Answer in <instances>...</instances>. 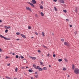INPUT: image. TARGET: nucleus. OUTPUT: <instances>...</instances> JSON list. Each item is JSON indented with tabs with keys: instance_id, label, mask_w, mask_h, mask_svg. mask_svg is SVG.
I'll list each match as a JSON object with an SVG mask.
<instances>
[{
	"instance_id": "obj_1",
	"label": "nucleus",
	"mask_w": 79,
	"mask_h": 79,
	"mask_svg": "<svg viewBox=\"0 0 79 79\" xmlns=\"http://www.w3.org/2000/svg\"><path fill=\"white\" fill-rule=\"evenodd\" d=\"M74 72L76 74H79V69H75Z\"/></svg>"
},
{
	"instance_id": "obj_2",
	"label": "nucleus",
	"mask_w": 79,
	"mask_h": 79,
	"mask_svg": "<svg viewBox=\"0 0 79 79\" xmlns=\"http://www.w3.org/2000/svg\"><path fill=\"white\" fill-rule=\"evenodd\" d=\"M27 3H28L29 5H31V6H33V7H34V4H33L32 3L29 2H28Z\"/></svg>"
},
{
	"instance_id": "obj_3",
	"label": "nucleus",
	"mask_w": 79,
	"mask_h": 79,
	"mask_svg": "<svg viewBox=\"0 0 79 79\" xmlns=\"http://www.w3.org/2000/svg\"><path fill=\"white\" fill-rule=\"evenodd\" d=\"M26 9L27 10H29V11H32L31 8L29 7H26Z\"/></svg>"
},
{
	"instance_id": "obj_4",
	"label": "nucleus",
	"mask_w": 79,
	"mask_h": 79,
	"mask_svg": "<svg viewBox=\"0 0 79 79\" xmlns=\"http://www.w3.org/2000/svg\"><path fill=\"white\" fill-rule=\"evenodd\" d=\"M64 45H67V46H68V47H69V44H68V43L66 42H65L64 43Z\"/></svg>"
},
{
	"instance_id": "obj_5",
	"label": "nucleus",
	"mask_w": 79,
	"mask_h": 79,
	"mask_svg": "<svg viewBox=\"0 0 79 79\" xmlns=\"http://www.w3.org/2000/svg\"><path fill=\"white\" fill-rule=\"evenodd\" d=\"M59 1L62 3H64V0H59Z\"/></svg>"
},
{
	"instance_id": "obj_6",
	"label": "nucleus",
	"mask_w": 79,
	"mask_h": 79,
	"mask_svg": "<svg viewBox=\"0 0 79 79\" xmlns=\"http://www.w3.org/2000/svg\"><path fill=\"white\" fill-rule=\"evenodd\" d=\"M31 2L33 4H35V3H36V1L35 0H32Z\"/></svg>"
},
{
	"instance_id": "obj_7",
	"label": "nucleus",
	"mask_w": 79,
	"mask_h": 79,
	"mask_svg": "<svg viewBox=\"0 0 79 79\" xmlns=\"http://www.w3.org/2000/svg\"><path fill=\"white\" fill-rule=\"evenodd\" d=\"M20 35H21V36H22V37H23L24 38V39H26V36H25V35L23 34H21Z\"/></svg>"
},
{
	"instance_id": "obj_8",
	"label": "nucleus",
	"mask_w": 79,
	"mask_h": 79,
	"mask_svg": "<svg viewBox=\"0 0 79 79\" xmlns=\"http://www.w3.org/2000/svg\"><path fill=\"white\" fill-rule=\"evenodd\" d=\"M5 29H10L11 28V27L9 26V27H7V26H5Z\"/></svg>"
},
{
	"instance_id": "obj_9",
	"label": "nucleus",
	"mask_w": 79,
	"mask_h": 79,
	"mask_svg": "<svg viewBox=\"0 0 79 79\" xmlns=\"http://www.w3.org/2000/svg\"><path fill=\"white\" fill-rule=\"evenodd\" d=\"M29 58H31L32 60H35L36 59V57H31V56H29Z\"/></svg>"
},
{
	"instance_id": "obj_10",
	"label": "nucleus",
	"mask_w": 79,
	"mask_h": 79,
	"mask_svg": "<svg viewBox=\"0 0 79 79\" xmlns=\"http://www.w3.org/2000/svg\"><path fill=\"white\" fill-rule=\"evenodd\" d=\"M75 12L77 13V7H75Z\"/></svg>"
},
{
	"instance_id": "obj_11",
	"label": "nucleus",
	"mask_w": 79,
	"mask_h": 79,
	"mask_svg": "<svg viewBox=\"0 0 79 79\" xmlns=\"http://www.w3.org/2000/svg\"><path fill=\"white\" fill-rule=\"evenodd\" d=\"M28 71L29 73H32V72L33 71V70H31V69H29L28 70Z\"/></svg>"
},
{
	"instance_id": "obj_12",
	"label": "nucleus",
	"mask_w": 79,
	"mask_h": 79,
	"mask_svg": "<svg viewBox=\"0 0 79 79\" xmlns=\"http://www.w3.org/2000/svg\"><path fill=\"white\" fill-rule=\"evenodd\" d=\"M75 68V66L73 64L72 65V69H74Z\"/></svg>"
},
{
	"instance_id": "obj_13",
	"label": "nucleus",
	"mask_w": 79,
	"mask_h": 79,
	"mask_svg": "<svg viewBox=\"0 0 79 79\" xmlns=\"http://www.w3.org/2000/svg\"><path fill=\"white\" fill-rule=\"evenodd\" d=\"M43 70V69L40 67L39 68V71H42Z\"/></svg>"
},
{
	"instance_id": "obj_14",
	"label": "nucleus",
	"mask_w": 79,
	"mask_h": 79,
	"mask_svg": "<svg viewBox=\"0 0 79 79\" xmlns=\"http://www.w3.org/2000/svg\"><path fill=\"white\" fill-rule=\"evenodd\" d=\"M40 68V67L39 66H37L35 67V68L37 69H39Z\"/></svg>"
},
{
	"instance_id": "obj_15",
	"label": "nucleus",
	"mask_w": 79,
	"mask_h": 79,
	"mask_svg": "<svg viewBox=\"0 0 79 79\" xmlns=\"http://www.w3.org/2000/svg\"><path fill=\"white\" fill-rule=\"evenodd\" d=\"M43 69L44 70H47V67H44L43 68Z\"/></svg>"
},
{
	"instance_id": "obj_16",
	"label": "nucleus",
	"mask_w": 79,
	"mask_h": 79,
	"mask_svg": "<svg viewBox=\"0 0 79 79\" xmlns=\"http://www.w3.org/2000/svg\"><path fill=\"white\" fill-rule=\"evenodd\" d=\"M54 8L55 9V10L56 11H58V9H57V8L56 7H54Z\"/></svg>"
},
{
	"instance_id": "obj_17",
	"label": "nucleus",
	"mask_w": 79,
	"mask_h": 79,
	"mask_svg": "<svg viewBox=\"0 0 79 79\" xmlns=\"http://www.w3.org/2000/svg\"><path fill=\"white\" fill-rule=\"evenodd\" d=\"M41 15L42 16H44V13L42 12H41Z\"/></svg>"
},
{
	"instance_id": "obj_18",
	"label": "nucleus",
	"mask_w": 79,
	"mask_h": 79,
	"mask_svg": "<svg viewBox=\"0 0 79 79\" xmlns=\"http://www.w3.org/2000/svg\"><path fill=\"white\" fill-rule=\"evenodd\" d=\"M42 35L43 37H44V36H45V35L44 34V32H42Z\"/></svg>"
},
{
	"instance_id": "obj_19",
	"label": "nucleus",
	"mask_w": 79,
	"mask_h": 79,
	"mask_svg": "<svg viewBox=\"0 0 79 79\" xmlns=\"http://www.w3.org/2000/svg\"><path fill=\"white\" fill-rule=\"evenodd\" d=\"M62 60L61 59H59L58 60L60 62L62 61Z\"/></svg>"
},
{
	"instance_id": "obj_20",
	"label": "nucleus",
	"mask_w": 79,
	"mask_h": 79,
	"mask_svg": "<svg viewBox=\"0 0 79 79\" xmlns=\"http://www.w3.org/2000/svg\"><path fill=\"white\" fill-rule=\"evenodd\" d=\"M8 29H6L5 31V32L6 33H7V32H8Z\"/></svg>"
},
{
	"instance_id": "obj_21",
	"label": "nucleus",
	"mask_w": 79,
	"mask_h": 79,
	"mask_svg": "<svg viewBox=\"0 0 79 79\" xmlns=\"http://www.w3.org/2000/svg\"><path fill=\"white\" fill-rule=\"evenodd\" d=\"M64 60L66 62H68V60H67V59L65 58Z\"/></svg>"
},
{
	"instance_id": "obj_22",
	"label": "nucleus",
	"mask_w": 79,
	"mask_h": 79,
	"mask_svg": "<svg viewBox=\"0 0 79 79\" xmlns=\"http://www.w3.org/2000/svg\"><path fill=\"white\" fill-rule=\"evenodd\" d=\"M63 70L64 71H66V68H63Z\"/></svg>"
},
{
	"instance_id": "obj_23",
	"label": "nucleus",
	"mask_w": 79,
	"mask_h": 79,
	"mask_svg": "<svg viewBox=\"0 0 79 79\" xmlns=\"http://www.w3.org/2000/svg\"><path fill=\"white\" fill-rule=\"evenodd\" d=\"M40 9H43V6H41L40 7Z\"/></svg>"
},
{
	"instance_id": "obj_24",
	"label": "nucleus",
	"mask_w": 79,
	"mask_h": 79,
	"mask_svg": "<svg viewBox=\"0 0 79 79\" xmlns=\"http://www.w3.org/2000/svg\"><path fill=\"white\" fill-rule=\"evenodd\" d=\"M6 77L7 79H10V77H8L6 76Z\"/></svg>"
},
{
	"instance_id": "obj_25",
	"label": "nucleus",
	"mask_w": 79,
	"mask_h": 79,
	"mask_svg": "<svg viewBox=\"0 0 79 79\" xmlns=\"http://www.w3.org/2000/svg\"><path fill=\"white\" fill-rule=\"evenodd\" d=\"M63 11L64 13H66V12H67V11H66V10H63Z\"/></svg>"
},
{
	"instance_id": "obj_26",
	"label": "nucleus",
	"mask_w": 79,
	"mask_h": 79,
	"mask_svg": "<svg viewBox=\"0 0 79 79\" xmlns=\"http://www.w3.org/2000/svg\"><path fill=\"white\" fill-rule=\"evenodd\" d=\"M15 71L16 72H17L18 71V68H16L15 69Z\"/></svg>"
},
{
	"instance_id": "obj_27",
	"label": "nucleus",
	"mask_w": 79,
	"mask_h": 79,
	"mask_svg": "<svg viewBox=\"0 0 79 79\" xmlns=\"http://www.w3.org/2000/svg\"><path fill=\"white\" fill-rule=\"evenodd\" d=\"M35 16L36 18H38V15H37V14L35 15Z\"/></svg>"
},
{
	"instance_id": "obj_28",
	"label": "nucleus",
	"mask_w": 79,
	"mask_h": 79,
	"mask_svg": "<svg viewBox=\"0 0 79 79\" xmlns=\"http://www.w3.org/2000/svg\"><path fill=\"white\" fill-rule=\"evenodd\" d=\"M28 29H31V27L30 26H29L28 27Z\"/></svg>"
},
{
	"instance_id": "obj_29",
	"label": "nucleus",
	"mask_w": 79,
	"mask_h": 79,
	"mask_svg": "<svg viewBox=\"0 0 79 79\" xmlns=\"http://www.w3.org/2000/svg\"><path fill=\"white\" fill-rule=\"evenodd\" d=\"M40 63L41 64V65H42L44 64L43 63V62H40Z\"/></svg>"
},
{
	"instance_id": "obj_30",
	"label": "nucleus",
	"mask_w": 79,
	"mask_h": 79,
	"mask_svg": "<svg viewBox=\"0 0 79 79\" xmlns=\"http://www.w3.org/2000/svg\"><path fill=\"white\" fill-rule=\"evenodd\" d=\"M2 38H4V39H5V40H6V38L5 37V36H3V37H2Z\"/></svg>"
},
{
	"instance_id": "obj_31",
	"label": "nucleus",
	"mask_w": 79,
	"mask_h": 79,
	"mask_svg": "<svg viewBox=\"0 0 79 79\" xmlns=\"http://www.w3.org/2000/svg\"><path fill=\"white\" fill-rule=\"evenodd\" d=\"M3 35H2L0 34V37H1V38H3Z\"/></svg>"
},
{
	"instance_id": "obj_32",
	"label": "nucleus",
	"mask_w": 79,
	"mask_h": 79,
	"mask_svg": "<svg viewBox=\"0 0 79 79\" xmlns=\"http://www.w3.org/2000/svg\"><path fill=\"white\" fill-rule=\"evenodd\" d=\"M16 34H17V35H19V34H20V33L19 32L16 33Z\"/></svg>"
},
{
	"instance_id": "obj_33",
	"label": "nucleus",
	"mask_w": 79,
	"mask_h": 79,
	"mask_svg": "<svg viewBox=\"0 0 79 79\" xmlns=\"http://www.w3.org/2000/svg\"><path fill=\"white\" fill-rule=\"evenodd\" d=\"M33 67H35H35H36V65L35 64H33Z\"/></svg>"
},
{
	"instance_id": "obj_34",
	"label": "nucleus",
	"mask_w": 79,
	"mask_h": 79,
	"mask_svg": "<svg viewBox=\"0 0 79 79\" xmlns=\"http://www.w3.org/2000/svg\"><path fill=\"white\" fill-rule=\"evenodd\" d=\"M16 58H19V56L18 55H16Z\"/></svg>"
},
{
	"instance_id": "obj_35",
	"label": "nucleus",
	"mask_w": 79,
	"mask_h": 79,
	"mask_svg": "<svg viewBox=\"0 0 79 79\" xmlns=\"http://www.w3.org/2000/svg\"><path fill=\"white\" fill-rule=\"evenodd\" d=\"M20 56L22 59H23V58H24V57L23 56H22L21 55Z\"/></svg>"
},
{
	"instance_id": "obj_36",
	"label": "nucleus",
	"mask_w": 79,
	"mask_h": 79,
	"mask_svg": "<svg viewBox=\"0 0 79 79\" xmlns=\"http://www.w3.org/2000/svg\"><path fill=\"white\" fill-rule=\"evenodd\" d=\"M35 34H36V35H38V33H37V32H36V31L35 32Z\"/></svg>"
},
{
	"instance_id": "obj_37",
	"label": "nucleus",
	"mask_w": 79,
	"mask_h": 79,
	"mask_svg": "<svg viewBox=\"0 0 79 79\" xmlns=\"http://www.w3.org/2000/svg\"><path fill=\"white\" fill-rule=\"evenodd\" d=\"M35 77L36 78H37V77H38V75L37 74V75H35Z\"/></svg>"
},
{
	"instance_id": "obj_38",
	"label": "nucleus",
	"mask_w": 79,
	"mask_h": 79,
	"mask_svg": "<svg viewBox=\"0 0 79 79\" xmlns=\"http://www.w3.org/2000/svg\"><path fill=\"white\" fill-rule=\"evenodd\" d=\"M61 41H62V42H64V39H61Z\"/></svg>"
},
{
	"instance_id": "obj_39",
	"label": "nucleus",
	"mask_w": 79,
	"mask_h": 79,
	"mask_svg": "<svg viewBox=\"0 0 79 79\" xmlns=\"http://www.w3.org/2000/svg\"><path fill=\"white\" fill-rule=\"evenodd\" d=\"M6 40H10V38H6Z\"/></svg>"
},
{
	"instance_id": "obj_40",
	"label": "nucleus",
	"mask_w": 79,
	"mask_h": 79,
	"mask_svg": "<svg viewBox=\"0 0 79 79\" xmlns=\"http://www.w3.org/2000/svg\"><path fill=\"white\" fill-rule=\"evenodd\" d=\"M47 56L48 57V56H50V54H49V53L47 55Z\"/></svg>"
},
{
	"instance_id": "obj_41",
	"label": "nucleus",
	"mask_w": 79,
	"mask_h": 79,
	"mask_svg": "<svg viewBox=\"0 0 79 79\" xmlns=\"http://www.w3.org/2000/svg\"><path fill=\"white\" fill-rule=\"evenodd\" d=\"M3 50L0 48V52H2Z\"/></svg>"
},
{
	"instance_id": "obj_42",
	"label": "nucleus",
	"mask_w": 79,
	"mask_h": 79,
	"mask_svg": "<svg viewBox=\"0 0 79 79\" xmlns=\"http://www.w3.org/2000/svg\"><path fill=\"white\" fill-rule=\"evenodd\" d=\"M38 52H39V53H40V52H41L40 51V50H38Z\"/></svg>"
},
{
	"instance_id": "obj_43",
	"label": "nucleus",
	"mask_w": 79,
	"mask_h": 79,
	"mask_svg": "<svg viewBox=\"0 0 79 79\" xmlns=\"http://www.w3.org/2000/svg\"><path fill=\"white\" fill-rule=\"evenodd\" d=\"M53 57H55V56H56V55H55V54H53Z\"/></svg>"
},
{
	"instance_id": "obj_44",
	"label": "nucleus",
	"mask_w": 79,
	"mask_h": 79,
	"mask_svg": "<svg viewBox=\"0 0 79 79\" xmlns=\"http://www.w3.org/2000/svg\"><path fill=\"white\" fill-rule=\"evenodd\" d=\"M8 58V57L7 56H6V59H7Z\"/></svg>"
},
{
	"instance_id": "obj_45",
	"label": "nucleus",
	"mask_w": 79,
	"mask_h": 79,
	"mask_svg": "<svg viewBox=\"0 0 79 79\" xmlns=\"http://www.w3.org/2000/svg\"><path fill=\"white\" fill-rule=\"evenodd\" d=\"M10 65V64H7L8 66H9Z\"/></svg>"
},
{
	"instance_id": "obj_46",
	"label": "nucleus",
	"mask_w": 79,
	"mask_h": 79,
	"mask_svg": "<svg viewBox=\"0 0 79 79\" xmlns=\"http://www.w3.org/2000/svg\"><path fill=\"white\" fill-rule=\"evenodd\" d=\"M53 1L55 2H56V1H57V0H53Z\"/></svg>"
},
{
	"instance_id": "obj_47",
	"label": "nucleus",
	"mask_w": 79,
	"mask_h": 79,
	"mask_svg": "<svg viewBox=\"0 0 79 79\" xmlns=\"http://www.w3.org/2000/svg\"><path fill=\"white\" fill-rule=\"evenodd\" d=\"M75 34V35L76 34H77V32L76 31H75L74 32Z\"/></svg>"
},
{
	"instance_id": "obj_48",
	"label": "nucleus",
	"mask_w": 79,
	"mask_h": 79,
	"mask_svg": "<svg viewBox=\"0 0 79 79\" xmlns=\"http://www.w3.org/2000/svg\"><path fill=\"white\" fill-rule=\"evenodd\" d=\"M66 21H69V19H66Z\"/></svg>"
},
{
	"instance_id": "obj_49",
	"label": "nucleus",
	"mask_w": 79,
	"mask_h": 79,
	"mask_svg": "<svg viewBox=\"0 0 79 79\" xmlns=\"http://www.w3.org/2000/svg\"><path fill=\"white\" fill-rule=\"evenodd\" d=\"M16 40H19V39H17Z\"/></svg>"
},
{
	"instance_id": "obj_50",
	"label": "nucleus",
	"mask_w": 79,
	"mask_h": 79,
	"mask_svg": "<svg viewBox=\"0 0 79 79\" xmlns=\"http://www.w3.org/2000/svg\"><path fill=\"white\" fill-rule=\"evenodd\" d=\"M37 72H36L35 73V74H37Z\"/></svg>"
},
{
	"instance_id": "obj_51",
	"label": "nucleus",
	"mask_w": 79,
	"mask_h": 79,
	"mask_svg": "<svg viewBox=\"0 0 79 79\" xmlns=\"http://www.w3.org/2000/svg\"><path fill=\"white\" fill-rule=\"evenodd\" d=\"M22 69H24V67H22Z\"/></svg>"
},
{
	"instance_id": "obj_52",
	"label": "nucleus",
	"mask_w": 79,
	"mask_h": 79,
	"mask_svg": "<svg viewBox=\"0 0 79 79\" xmlns=\"http://www.w3.org/2000/svg\"><path fill=\"white\" fill-rule=\"evenodd\" d=\"M12 55H15V53H12Z\"/></svg>"
},
{
	"instance_id": "obj_53",
	"label": "nucleus",
	"mask_w": 79,
	"mask_h": 79,
	"mask_svg": "<svg viewBox=\"0 0 79 79\" xmlns=\"http://www.w3.org/2000/svg\"><path fill=\"white\" fill-rule=\"evenodd\" d=\"M70 27H72V25H70Z\"/></svg>"
},
{
	"instance_id": "obj_54",
	"label": "nucleus",
	"mask_w": 79,
	"mask_h": 79,
	"mask_svg": "<svg viewBox=\"0 0 79 79\" xmlns=\"http://www.w3.org/2000/svg\"><path fill=\"white\" fill-rule=\"evenodd\" d=\"M69 75H68V77H69Z\"/></svg>"
},
{
	"instance_id": "obj_55",
	"label": "nucleus",
	"mask_w": 79,
	"mask_h": 79,
	"mask_svg": "<svg viewBox=\"0 0 79 79\" xmlns=\"http://www.w3.org/2000/svg\"><path fill=\"white\" fill-rule=\"evenodd\" d=\"M43 47H46L45 46L43 45Z\"/></svg>"
},
{
	"instance_id": "obj_56",
	"label": "nucleus",
	"mask_w": 79,
	"mask_h": 79,
	"mask_svg": "<svg viewBox=\"0 0 79 79\" xmlns=\"http://www.w3.org/2000/svg\"><path fill=\"white\" fill-rule=\"evenodd\" d=\"M2 20L0 19V23H1V22H2Z\"/></svg>"
},
{
	"instance_id": "obj_57",
	"label": "nucleus",
	"mask_w": 79,
	"mask_h": 79,
	"mask_svg": "<svg viewBox=\"0 0 79 79\" xmlns=\"http://www.w3.org/2000/svg\"><path fill=\"white\" fill-rule=\"evenodd\" d=\"M49 67L50 68V67H51V65H49Z\"/></svg>"
},
{
	"instance_id": "obj_58",
	"label": "nucleus",
	"mask_w": 79,
	"mask_h": 79,
	"mask_svg": "<svg viewBox=\"0 0 79 79\" xmlns=\"http://www.w3.org/2000/svg\"><path fill=\"white\" fill-rule=\"evenodd\" d=\"M33 38H34V37L33 36L31 37V39H33Z\"/></svg>"
},
{
	"instance_id": "obj_59",
	"label": "nucleus",
	"mask_w": 79,
	"mask_h": 79,
	"mask_svg": "<svg viewBox=\"0 0 79 79\" xmlns=\"http://www.w3.org/2000/svg\"><path fill=\"white\" fill-rule=\"evenodd\" d=\"M26 68H28V67L26 66Z\"/></svg>"
},
{
	"instance_id": "obj_60",
	"label": "nucleus",
	"mask_w": 79,
	"mask_h": 79,
	"mask_svg": "<svg viewBox=\"0 0 79 79\" xmlns=\"http://www.w3.org/2000/svg\"><path fill=\"white\" fill-rule=\"evenodd\" d=\"M52 35H54V34L52 33Z\"/></svg>"
},
{
	"instance_id": "obj_61",
	"label": "nucleus",
	"mask_w": 79,
	"mask_h": 79,
	"mask_svg": "<svg viewBox=\"0 0 79 79\" xmlns=\"http://www.w3.org/2000/svg\"><path fill=\"white\" fill-rule=\"evenodd\" d=\"M14 79H18L16 78H14Z\"/></svg>"
},
{
	"instance_id": "obj_62",
	"label": "nucleus",
	"mask_w": 79,
	"mask_h": 79,
	"mask_svg": "<svg viewBox=\"0 0 79 79\" xmlns=\"http://www.w3.org/2000/svg\"><path fill=\"white\" fill-rule=\"evenodd\" d=\"M20 79H21V77H20Z\"/></svg>"
},
{
	"instance_id": "obj_63",
	"label": "nucleus",
	"mask_w": 79,
	"mask_h": 79,
	"mask_svg": "<svg viewBox=\"0 0 79 79\" xmlns=\"http://www.w3.org/2000/svg\"><path fill=\"white\" fill-rule=\"evenodd\" d=\"M20 57H19V58H20Z\"/></svg>"
},
{
	"instance_id": "obj_64",
	"label": "nucleus",
	"mask_w": 79,
	"mask_h": 79,
	"mask_svg": "<svg viewBox=\"0 0 79 79\" xmlns=\"http://www.w3.org/2000/svg\"><path fill=\"white\" fill-rule=\"evenodd\" d=\"M10 79H12L11 78H10Z\"/></svg>"
}]
</instances>
